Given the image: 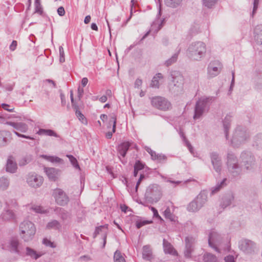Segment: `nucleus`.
Segmentation results:
<instances>
[{"label": "nucleus", "instance_id": "53", "mask_svg": "<svg viewBox=\"0 0 262 262\" xmlns=\"http://www.w3.org/2000/svg\"><path fill=\"white\" fill-rule=\"evenodd\" d=\"M145 164L142 163L140 161L137 160L134 166V168L137 169L138 170H140L143 169L144 168Z\"/></svg>", "mask_w": 262, "mask_h": 262}, {"label": "nucleus", "instance_id": "55", "mask_svg": "<svg viewBox=\"0 0 262 262\" xmlns=\"http://www.w3.org/2000/svg\"><path fill=\"white\" fill-rule=\"evenodd\" d=\"M42 243L46 246H48L51 248H55L56 247L55 244L52 242L51 241L47 238H44L42 241Z\"/></svg>", "mask_w": 262, "mask_h": 262}, {"label": "nucleus", "instance_id": "29", "mask_svg": "<svg viewBox=\"0 0 262 262\" xmlns=\"http://www.w3.org/2000/svg\"><path fill=\"white\" fill-rule=\"evenodd\" d=\"M142 257L144 259L150 260L152 258V249L150 246L145 245L143 247Z\"/></svg>", "mask_w": 262, "mask_h": 262}, {"label": "nucleus", "instance_id": "17", "mask_svg": "<svg viewBox=\"0 0 262 262\" xmlns=\"http://www.w3.org/2000/svg\"><path fill=\"white\" fill-rule=\"evenodd\" d=\"M209 157L214 170L220 173L222 170V162L219 154L215 151L210 153Z\"/></svg>", "mask_w": 262, "mask_h": 262}, {"label": "nucleus", "instance_id": "30", "mask_svg": "<svg viewBox=\"0 0 262 262\" xmlns=\"http://www.w3.org/2000/svg\"><path fill=\"white\" fill-rule=\"evenodd\" d=\"M19 241L16 238H12L9 243V250L12 252L17 254H19V251L18 249Z\"/></svg>", "mask_w": 262, "mask_h": 262}, {"label": "nucleus", "instance_id": "3", "mask_svg": "<svg viewBox=\"0 0 262 262\" xmlns=\"http://www.w3.org/2000/svg\"><path fill=\"white\" fill-rule=\"evenodd\" d=\"M184 77L178 71H172L171 73L168 83L169 90L171 93L178 95L183 90Z\"/></svg>", "mask_w": 262, "mask_h": 262}, {"label": "nucleus", "instance_id": "7", "mask_svg": "<svg viewBox=\"0 0 262 262\" xmlns=\"http://www.w3.org/2000/svg\"><path fill=\"white\" fill-rule=\"evenodd\" d=\"M227 159V166L229 172L233 177L239 176L242 172V168L238 164L236 156L232 152L228 151Z\"/></svg>", "mask_w": 262, "mask_h": 262}, {"label": "nucleus", "instance_id": "58", "mask_svg": "<svg viewBox=\"0 0 262 262\" xmlns=\"http://www.w3.org/2000/svg\"><path fill=\"white\" fill-rule=\"evenodd\" d=\"M258 3H259V0H254L253 8L252 14V16H254V14L256 12V10L258 8Z\"/></svg>", "mask_w": 262, "mask_h": 262}, {"label": "nucleus", "instance_id": "15", "mask_svg": "<svg viewBox=\"0 0 262 262\" xmlns=\"http://www.w3.org/2000/svg\"><path fill=\"white\" fill-rule=\"evenodd\" d=\"M43 181V177L35 173H29L27 178L28 184L33 188L40 187Z\"/></svg>", "mask_w": 262, "mask_h": 262}, {"label": "nucleus", "instance_id": "24", "mask_svg": "<svg viewBox=\"0 0 262 262\" xmlns=\"http://www.w3.org/2000/svg\"><path fill=\"white\" fill-rule=\"evenodd\" d=\"M254 37L256 43L262 46V25H257L254 30Z\"/></svg>", "mask_w": 262, "mask_h": 262}, {"label": "nucleus", "instance_id": "56", "mask_svg": "<svg viewBox=\"0 0 262 262\" xmlns=\"http://www.w3.org/2000/svg\"><path fill=\"white\" fill-rule=\"evenodd\" d=\"M161 177L163 179H164L165 180V181H166L167 182H169V183H171L172 184H175L177 185H178L181 183V182L179 181H172L170 178H167V177H166L164 176H162V175H161Z\"/></svg>", "mask_w": 262, "mask_h": 262}, {"label": "nucleus", "instance_id": "47", "mask_svg": "<svg viewBox=\"0 0 262 262\" xmlns=\"http://www.w3.org/2000/svg\"><path fill=\"white\" fill-rule=\"evenodd\" d=\"M74 108L75 110L76 115L77 117L79 119V120L80 121H81L83 123H84V121H85V122H86V119L84 117V115L78 110V106H75V107H74Z\"/></svg>", "mask_w": 262, "mask_h": 262}, {"label": "nucleus", "instance_id": "9", "mask_svg": "<svg viewBox=\"0 0 262 262\" xmlns=\"http://www.w3.org/2000/svg\"><path fill=\"white\" fill-rule=\"evenodd\" d=\"M207 200V194L205 191H202L196 197L187 205V210L189 212L198 211Z\"/></svg>", "mask_w": 262, "mask_h": 262}, {"label": "nucleus", "instance_id": "49", "mask_svg": "<svg viewBox=\"0 0 262 262\" xmlns=\"http://www.w3.org/2000/svg\"><path fill=\"white\" fill-rule=\"evenodd\" d=\"M150 222H149V221H147V220H141L140 219H138L136 221V226L137 228L140 229L142 226H145L146 225H147V224L150 223Z\"/></svg>", "mask_w": 262, "mask_h": 262}, {"label": "nucleus", "instance_id": "6", "mask_svg": "<svg viewBox=\"0 0 262 262\" xmlns=\"http://www.w3.org/2000/svg\"><path fill=\"white\" fill-rule=\"evenodd\" d=\"M212 97H202L196 102L193 118L194 120L200 119L203 115L208 112Z\"/></svg>", "mask_w": 262, "mask_h": 262}, {"label": "nucleus", "instance_id": "48", "mask_svg": "<svg viewBox=\"0 0 262 262\" xmlns=\"http://www.w3.org/2000/svg\"><path fill=\"white\" fill-rule=\"evenodd\" d=\"M35 12L42 15L43 13L42 8L39 0H35Z\"/></svg>", "mask_w": 262, "mask_h": 262}, {"label": "nucleus", "instance_id": "37", "mask_svg": "<svg viewBox=\"0 0 262 262\" xmlns=\"http://www.w3.org/2000/svg\"><path fill=\"white\" fill-rule=\"evenodd\" d=\"M253 146L257 149L262 148V134H257L254 138Z\"/></svg>", "mask_w": 262, "mask_h": 262}, {"label": "nucleus", "instance_id": "52", "mask_svg": "<svg viewBox=\"0 0 262 262\" xmlns=\"http://www.w3.org/2000/svg\"><path fill=\"white\" fill-rule=\"evenodd\" d=\"M31 209L36 213H45L46 212V211L40 206L33 205L31 207Z\"/></svg>", "mask_w": 262, "mask_h": 262}, {"label": "nucleus", "instance_id": "54", "mask_svg": "<svg viewBox=\"0 0 262 262\" xmlns=\"http://www.w3.org/2000/svg\"><path fill=\"white\" fill-rule=\"evenodd\" d=\"M59 61L61 63H62L64 62L65 59H64V50L63 48L60 46L59 48Z\"/></svg>", "mask_w": 262, "mask_h": 262}, {"label": "nucleus", "instance_id": "21", "mask_svg": "<svg viewBox=\"0 0 262 262\" xmlns=\"http://www.w3.org/2000/svg\"><path fill=\"white\" fill-rule=\"evenodd\" d=\"M108 225L105 224L104 225L100 226L99 227H97L95 229V231L94 233H93V238H95L97 236L98 234H99L100 233H102L103 234V246L102 247L104 248L105 246L106 243V237H107V234H106V230L107 229Z\"/></svg>", "mask_w": 262, "mask_h": 262}, {"label": "nucleus", "instance_id": "42", "mask_svg": "<svg viewBox=\"0 0 262 262\" xmlns=\"http://www.w3.org/2000/svg\"><path fill=\"white\" fill-rule=\"evenodd\" d=\"M9 186V180L5 177L0 178V189L5 190L8 188Z\"/></svg>", "mask_w": 262, "mask_h": 262}, {"label": "nucleus", "instance_id": "33", "mask_svg": "<svg viewBox=\"0 0 262 262\" xmlns=\"http://www.w3.org/2000/svg\"><path fill=\"white\" fill-rule=\"evenodd\" d=\"M226 181L227 179L225 178L220 182L217 183L215 186L211 187L210 189L211 194L213 195L219 192L222 188L226 186L227 185V184L226 183Z\"/></svg>", "mask_w": 262, "mask_h": 262}, {"label": "nucleus", "instance_id": "43", "mask_svg": "<svg viewBox=\"0 0 262 262\" xmlns=\"http://www.w3.org/2000/svg\"><path fill=\"white\" fill-rule=\"evenodd\" d=\"M151 159L158 162L162 163L166 161L167 157L165 155L162 154L156 153L155 155L151 158Z\"/></svg>", "mask_w": 262, "mask_h": 262}, {"label": "nucleus", "instance_id": "14", "mask_svg": "<svg viewBox=\"0 0 262 262\" xmlns=\"http://www.w3.org/2000/svg\"><path fill=\"white\" fill-rule=\"evenodd\" d=\"M239 249L246 254H252L255 252L256 245L253 241L244 239L239 242Z\"/></svg>", "mask_w": 262, "mask_h": 262}, {"label": "nucleus", "instance_id": "35", "mask_svg": "<svg viewBox=\"0 0 262 262\" xmlns=\"http://www.w3.org/2000/svg\"><path fill=\"white\" fill-rule=\"evenodd\" d=\"M180 50V49H179L177 53H174L170 58L166 60L165 61L164 65L167 67H168L172 65V64H173L174 63H175L178 60V55L179 54Z\"/></svg>", "mask_w": 262, "mask_h": 262}, {"label": "nucleus", "instance_id": "23", "mask_svg": "<svg viewBox=\"0 0 262 262\" xmlns=\"http://www.w3.org/2000/svg\"><path fill=\"white\" fill-rule=\"evenodd\" d=\"M45 171L50 180L55 181L59 174L60 170L55 168L45 167Z\"/></svg>", "mask_w": 262, "mask_h": 262}, {"label": "nucleus", "instance_id": "16", "mask_svg": "<svg viewBox=\"0 0 262 262\" xmlns=\"http://www.w3.org/2000/svg\"><path fill=\"white\" fill-rule=\"evenodd\" d=\"M185 249L184 255L187 258H190L191 253L194 251V245L196 242V238L192 236H187L185 238Z\"/></svg>", "mask_w": 262, "mask_h": 262}, {"label": "nucleus", "instance_id": "62", "mask_svg": "<svg viewBox=\"0 0 262 262\" xmlns=\"http://www.w3.org/2000/svg\"><path fill=\"white\" fill-rule=\"evenodd\" d=\"M225 260L226 262H235L234 256L231 255L225 257Z\"/></svg>", "mask_w": 262, "mask_h": 262}, {"label": "nucleus", "instance_id": "13", "mask_svg": "<svg viewBox=\"0 0 262 262\" xmlns=\"http://www.w3.org/2000/svg\"><path fill=\"white\" fill-rule=\"evenodd\" d=\"M222 237L220 234L214 230L210 231L208 237L209 246L216 252H220L218 246L221 244Z\"/></svg>", "mask_w": 262, "mask_h": 262}, {"label": "nucleus", "instance_id": "39", "mask_svg": "<svg viewBox=\"0 0 262 262\" xmlns=\"http://www.w3.org/2000/svg\"><path fill=\"white\" fill-rule=\"evenodd\" d=\"M41 157L52 163H62L63 162V160L61 159L56 156H51L42 155L41 156Z\"/></svg>", "mask_w": 262, "mask_h": 262}, {"label": "nucleus", "instance_id": "25", "mask_svg": "<svg viewBox=\"0 0 262 262\" xmlns=\"http://www.w3.org/2000/svg\"><path fill=\"white\" fill-rule=\"evenodd\" d=\"M234 199V195L232 192L226 194L222 198L221 206L223 208H225L230 205Z\"/></svg>", "mask_w": 262, "mask_h": 262}, {"label": "nucleus", "instance_id": "44", "mask_svg": "<svg viewBox=\"0 0 262 262\" xmlns=\"http://www.w3.org/2000/svg\"><path fill=\"white\" fill-rule=\"evenodd\" d=\"M217 1L218 0H202L203 6L209 9L213 8Z\"/></svg>", "mask_w": 262, "mask_h": 262}, {"label": "nucleus", "instance_id": "12", "mask_svg": "<svg viewBox=\"0 0 262 262\" xmlns=\"http://www.w3.org/2000/svg\"><path fill=\"white\" fill-rule=\"evenodd\" d=\"M52 195L56 203L60 206H65L69 202L70 199L68 195L60 188L54 189Z\"/></svg>", "mask_w": 262, "mask_h": 262}, {"label": "nucleus", "instance_id": "51", "mask_svg": "<svg viewBox=\"0 0 262 262\" xmlns=\"http://www.w3.org/2000/svg\"><path fill=\"white\" fill-rule=\"evenodd\" d=\"M164 215L166 219H169L171 221H173L174 216L171 213L170 209L169 207L166 208V209H165V210L164 212Z\"/></svg>", "mask_w": 262, "mask_h": 262}, {"label": "nucleus", "instance_id": "61", "mask_svg": "<svg viewBox=\"0 0 262 262\" xmlns=\"http://www.w3.org/2000/svg\"><path fill=\"white\" fill-rule=\"evenodd\" d=\"M57 13L59 16H63L65 14V10L64 8L62 6L59 7L57 9Z\"/></svg>", "mask_w": 262, "mask_h": 262}, {"label": "nucleus", "instance_id": "5", "mask_svg": "<svg viewBox=\"0 0 262 262\" xmlns=\"http://www.w3.org/2000/svg\"><path fill=\"white\" fill-rule=\"evenodd\" d=\"M20 236L26 242L32 240L36 232V228L33 223L24 221L19 225Z\"/></svg>", "mask_w": 262, "mask_h": 262}, {"label": "nucleus", "instance_id": "20", "mask_svg": "<svg viewBox=\"0 0 262 262\" xmlns=\"http://www.w3.org/2000/svg\"><path fill=\"white\" fill-rule=\"evenodd\" d=\"M130 146L129 142H124L120 144L117 147V150L118 155V158L122 162L121 156L124 158L126 153Z\"/></svg>", "mask_w": 262, "mask_h": 262}, {"label": "nucleus", "instance_id": "41", "mask_svg": "<svg viewBox=\"0 0 262 262\" xmlns=\"http://www.w3.org/2000/svg\"><path fill=\"white\" fill-rule=\"evenodd\" d=\"M164 1L166 6L171 8H177L181 5L182 0H164Z\"/></svg>", "mask_w": 262, "mask_h": 262}, {"label": "nucleus", "instance_id": "34", "mask_svg": "<svg viewBox=\"0 0 262 262\" xmlns=\"http://www.w3.org/2000/svg\"><path fill=\"white\" fill-rule=\"evenodd\" d=\"M46 228L48 229L60 230L61 228V225L58 221L54 220L49 222L47 224L46 226Z\"/></svg>", "mask_w": 262, "mask_h": 262}, {"label": "nucleus", "instance_id": "57", "mask_svg": "<svg viewBox=\"0 0 262 262\" xmlns=\"http://www.w3.org/2000/svg\"><path fill=\"white\" fill-rule=\"evenodd\" d=\"M232 80H231L230 86L229 90V92L230 93H231V92L233 90V88L234 85V80H235V72H234V71L232 72Z\"/></svg>", "mask_w": 262, "mask_h": 262}, {"label": "nucleus", "instance_id": "22", "mask_svg": "<svg viewBox=\"0 0 262 262\" xmlns=\"http://www.w3.org/2000/svg\"><path fill=\"white\" fill-rule=\"evenodd\" d=\"M11 134L9 131H0V147L5 146L10 142Z\"/></svg>", "mask_w": 262, "mask_h": 262}, {"label": "nucleus", "instance_id": "38", "mask_svg": "<svg viewBox=\"0 0 262 262\" xmlns=\"http://www.w3.org/2000/svg\"><path fill=\"white\" fill-rule=\"evenodd\" d=\"M204 262H219L216 256L210 253H206L203 255Z\"/></svg>", "mask_w": 262, "mask_h": 262}, {"label": "nucleus", "instance_id": "40", "mask_svg": "<svg viewBox=\"0 0 262 262\" xmlns=\"http://www.w3.org/2000/svg\"><path fill=\"white\" fill-rule=\"evenodd\" d=\"M32 160V156L31 155H26L18 161V165L20 166H24L31 162Z\"/></svg>", "mask_w": 262, "mask_h": 262}, {"label": "nucleus", "instance_id": "64", "mask_svg": "<svg viewBox=\"0 0 262 262\" xmlns=\"http://www.w3.org/2000/svg\"><path fill=\"white\" fill-rule=\"evenodd\" d=\"M17 46V41L16 40H13L10 46V50L13 51L15 50Z\"/></svg>", "mask_w": 262, "mask_h": 262}, {"label": "nucleus", "instance_id": "50", "mask_svg": "<svg viewBox=\"0 0 262 262\" xmlns=\"http://www.w3.org/2000/svg\"><path fill=\"white\" fill-rule=\"evenodd\" d=\"M114 258L115 262H125V260L121 255V253L118 251L115 252Z\"/></svg>", "mask_w": 262, "mask_h": 262}, {"label": "nucleus", "instance_id": "26", "mask_svg": "<svg viewBox=\"0 0 262 262\" xmlns=\"http://www.w3.org/2000/svg\"><path fill=\"white\" fill-rule=\"evenodd\" d=\"M17 169L16 163L14 161L12 156H9L6 164V171L10 173H15Z\"/></svg>", "mask_w": 262, "mask_h": 262}, {"label": "nucleus", "instance_id": "19", "mask_svg": "<svg viewBox=\"0 0 262 262\" xmlns=\"http://www.w3.org/2000/svg\"><path fill=\"white\" fill-rule=\"evenodd\" d=\"M6 205L7 206L6 207L0 215V223L10 221L15 217L14 212L8 208L7 202L6 203Z\"/></svg>", "mask_w": 262, "mask_h": 262}, {"label": "nucleus", "instance_id": "18", "mask_svg": "<svg viewBox=\"0 0 262 262\" xmlns=\"http://www.w3.org/2000/svg\"><path fill=\"white\" fill-rule=\"evenodd\" d=\"M222 69V65L219 61L211 62L207 68V73L209 77L212 78L219 74Z\"/></svg>", "mask_w": 262, "mask_h": 262}, {"label": "nucleus", "instance_id": "2", "mask_svg": "<svg viewBox=\"0 0 262 262\" xmlns=\"http://www.w3.org/2000/svg\"><path fill=\"white\" fill-rule=\"evenodd\" d=\"M250 137L249 132L246 127L238 126L234 129L231 143L234 147L238 148L248 142Z\"/></svg>", "mask_w": 262, "mask_h": 262}, {"label": "nucleus", "instance_id": "32", "mask_svg": "<svg viewBox=\"0 0 262 262\" xmlns=\"http://www.w3.org/2000/svg\"><path fill=\"white\" fill-rule=\"evenodd\" d=\"M39 135H46L51 137H55L56 138H59L60 136L55 131L50 129H43L40 128L37 132Z\"/></svg>", "mask_w": 262, "mask_h": 262}, {"label": "nucleus", "instance_id": "31", "mask_svg": "<svg viewBox=\"0 0 262 262\" xmlns=\"http://www.w3.org/2000/svg\"><path fill=\"white\" fill-rule=\"evenodd\" d=\"M232 116L231 115H227L224 120H223V126L226 138L227 139L228 138V131L230 127V122L231 121Z\"/></svg>", "mask_w": 262, "mask_h": 262}, {"label": "nucleus", "instance_id": "10", "mask_svg": "<svg viewBox=\"0 0 262 262\" xmlns=\"http://www.w3.org/2000/svg\"><path fill=\"white\" fill-rule=\"evenodd\" d=\"M240 160L247 170H251L254 168L255 164V159L250 151H243L241 154Z\"/></svg>", "mask_w": 262, "mask_h": 262}, {"label": "nucleus", "instance_id": "11", "mask_svg": "<svg viewBox=\"0 0 262 262\" xmlns=\"http://www.w3.org/2000/svg\"><path fill=\"white\" fill-rule=\"evenodd\" d=\"M151 103L154 107L164 111L168 110L171 107L170 102L165 98L161 96L152 98Z\"/></svg>", "mask_w": 262, "mask_h": 262}, {"label": "nucleus", "instance_id": "59", "mask_svg": "<svg viewBox=\"0 0 262 262\" xmlns=\"http://www.w3.org/2000/svg\"><path fill=\"white\" fill-rule=\"evenodd\" d=\"M2 107L4 110L8 111V112H13V110L14 109L13 107L10 108L11 106L9 104H7L6 103H3L2 104Z\"/></svg>", "mask_w": 262, "mask_h": 262}, {"label": "nucleus", "instance_id": "46", "mask_svg": "<svg viewBox=\"0 0 262 262\" xmlns=\"http://www.w3.org/2000/svg\"><path fill=\"white\" fill-rule=\"evenodd\" d=\"M59 214L61 219L63 221L67 220L70 217V213L63 208L59 209Z\"/></svg>", "mask_w": 262, "mask_h": 262}, {"label": "nucleus", "instance_id": "36", "mask_svg": "<svg viewBox=\"0 0 262 262\" xmlns=\"http://www.w3.org/2000/svg\"><path fill=\"white\" fill-rule=\"evenodd\" d=\"M163 76L160 73H158L152 78L151 80L150 86L152 88H159V80L162 79Z\"/></svg>", "mask_w": 262, "mask_h": 262}, {"label": "nucleus", "instance_id": "4", "mask_svg": "<svg viewBox=\"0 0 262 262\" xmlns=\"http://www.w3.org/2000/svg\"><path fill=\"white\" fill-rule=\"evenodd\" d=\"M5 119L4 118L0 116V123H4L5 124H7L10 125L13 128V133H14L17 137L24 138L27 139H30L32 140H34V138L29 136H27L24 134H21L19 133L18 132L25 133H26L28 129V125L23 122H12V121H6L4 122Z\"/></svg>", "mask_w": 262, "mask_h": 262}, {"label": "nucleus", "instance_id": "45", "mask_svg": "<svg viewBox=\"0 0 262 262\" xmlns=\"http://www.w3.org/2000/svg\"><path fill=\"white\" fill-rule=\"evenodd\" d=\"M66 156L69 158V161L74 168L78 169H80L77 159L73 156L67 155Z\"/></svg>", "mask_w": 262, "mask_h": 262}, {"label": "nucleus", "instance_id": "8", "mask_svg": "<svg viewBox=\"0 0 262 262\" xmlns=\"http://www.w3.org/2000/svg\"><path fill=\"white\" fill-rule=\"evenodd\" d=\"M162 195L160 187L157 184L149 185L146 189L144 198L146 202L149 203L159 201Z\"/></svg>", "mask_w": 262, "mask_h": 262}, {"label": "nucleus", "instance_id": "63", "mask_svg": "<svg viewBox=\"0 0 262 262\" xmlns=\"http://www.w3.org/2000/svg\"><path fill=\"white\" fill-rule=\"evenodd\" d=\"M151 211L153 212L154 216L156 217L161 219V216L159 215L158 210L154 207H150Z\"/></svg>", "mask_w": 262, "mask_h": 262}, {"label": "nucleus", "instance_id": "60", "mask_svg": "<svg viewBox=\"0 0 262 262\" xmlns=\"http://www.w3.org/2000/svg\"><path fill=\"white\" fill-rule=\"evenodd\" d=\"M116 116L115 114H113L110 115L109 124L111 125V123L113 124H116Z\"/></svg>", "mask_w": 262, "mask_h": 262}, {"label": "nucleus", "instance_id": "28", "mask_svg": "<svg viewBox=\"0 0 262 262\" xmlns=\"http://www.w3.org/2000/svg\"><path fill=\"white\" fill-rule=\"evenodd\" d=\"M43 254L44 253L42 252H37L36 251L30 247H27L26 248V255L33 259H37Z\"/></svg>", "mask_w": 262, "mask_h": 262}, {"label": "nucleus", "instance_id": "1", "mask_svg": "<svg viewBox=\"0 0 262 262\" xmlns=\"http://www.w3.org/2000/svg\"><path fill=\"white\" fill-rule=\"evenodd\" d=\"M206 46L202 41H198L190 43L187 50V55L193 60L200 61L205 57Z\"/></svg>", "mask_w": 262, "mask_h": 262}, {"label": "nucleus", "instance_id": "27", "mask_svg": "<svg viewBox=\"0 0 262 262\" xmlns=\"http://www.w3.org/2000/svg\"><path fill=\"white\" fill-rule=\"evenodd\" d=\"M163 246L164 251L165 253L172 254L173 255L178 254L177 252L174 249L171 244L165 238L163 240Z\"/></svg>", "mask_w": 262, "mask_h": 262}]
</instances>
